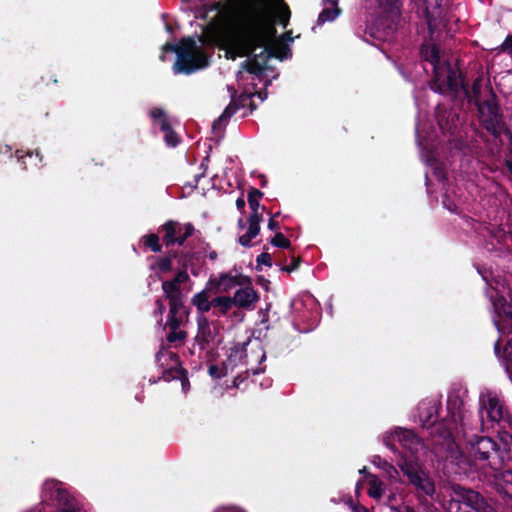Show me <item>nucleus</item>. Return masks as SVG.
<instances>
[{"mask_svg":"<svg viewBox=\"0 0 512 512\" xmlns=\"http://www.w3.org/2000/svg\"><path fill=\"white\" fill-rule=\"evenodd\" d=\"M340 14V9L337 7L336 0H325L324 8L318 16L317 23L322 25L327 21H333Z\"/></svg>","mask_w":512,"mask_h":512,"instance_id":"21","label":"nucleus"},{"mask_svg":"<svg viewBox=\"0 0 512 512\" xmlns=\"http://www.w3.org/2000/svg\"><path fill=\"white\" fill-rule=\"evenodd\" d=\"M277 222L274 219H270L268 223V227L271 230H275L277 228Z\"/></svg>","mask_w":512,"mask_h":512,"instance_id":"41","label":"nucleus"},{"mask_svg":"<svg viewBox=\"0 0 512 512\" xmlns=\"http://www.w3.org/2000/svg\"><path fill=\"white\" fill-rule=\"evenodd\" d=\"M417 137H418V144L421 147L426 148L428 143H426V140L424 138L422 139V130L420 129V127H417Z\"/></svg>","mask_w":512,"mask_h":512,"instance_id":"38","label":"nucleus"},{"mask_svg":"<svg viewBox=\"0 0 512 512\" xmlns=\"http://www.w3.org/2000/svg\"><path fill=\"white\" fill-rule=\"evenodd\" d=\"M236 205H237V207H238L239 209L244 208V206H245V201H244V199H243V198H239V199H237V201H236Z\"/></svg>","mask_w":512,"mask_h":512,"instance_id":"44","label":"nucleus"},{"mask_svg":"<svg viewBox=\"0 0 512 512\" xmlns=\"http://www.w3.org/2000/svg\"><path fill=\"white\" fill-rule=\"evenodd\" d=\"M165 231L164 241L167 245L178 243L182 245L188 236L191 235L193 227L191 224H179L169 221L163 225Z\"/></svg>","mask_w":512,"mask_h":512,"instance_id":"13","label":"nucleus"},{"mask_svg":"<svg viewBox=\"0 0 512 512\" xmlns=\"http://www.w3.org/2000/svg\"><path fill=\"white\" fill-rule=\"evenodd\" d=\"M157 306H158V312L160 315H162L164 309H165V306L163 304V302L161 300H158L157 301Z\"/></svg>","mask_w":512,"mask_h":512,"instance_id":"42","label":"nucleus"},{"mask_svg":"<svg viewBox=\"0 0 512 512\" xmlns=\"http://www.w3.org/2000/svg\"><path fill=\"white\" fill-rule=\"evenodd\" d=\"M268 7L270 15L255 11L248 0H227L217 3L211 11V22L206 26L203 35L196 41L184 38L179 46L166 43L162 48L160 59L165 61L166 52H175L177 60L173 66L176 74H190L208 66V55L203 45H215L225 51L228 59L254 54V59L244 62L246 70L251 74H260L270 57L284 60L290 57L289 44L293 38L287 33L276 36L271 18L287 26L290 11L281 0H272Z\"/></svg>","mask_w":512,"mask_h":512,"instance_id":"1","label":"nucleus"},{"mask_svg":"<svg viewBox=\"0 0 512 512\" xmlns=\"http://www.w3.org/2000/svg\"><path fill=\"white\" fill-rule=\"evenodd\" d=\"M362 485H366V491L370 498L373 500L380 502L385 499L386 504H388V497L391 493H396L397 503L402 505L403 503H409L406 499V495L403 491H400L398 488L391 489L389 494H386V485L385 483L376 475L367 474L364 476L362 480L357 483L356 489L357 491L360 489Z\"/></svg>","mask_w":512,"mask_h":512,"instance_id":"9","label":"nucleus"},{"mask_svg":"<svg viewBox=\"0 0 512 512\" xmlns=\"http://www.w3.org/2000/svg\"><path fill=\"white\" fill-rule=\"evenodd\" d=\"M419 10L422 11L426 17L430 31L438 28L437 20L442 15L441 1L442 0H413Z\"/></svg>","mask_w":512,"mask_h":512,"instance_id":"14","label":"nucleus"},{"mask_svg":"<svg viewBox=\"0 0 512 512\" xmlns=\"http://www.w3.org/2000/svg\"><path fill=\"white\" fill-rule=\"evenodd\" d=\"M422 157L429 166V170L426 172V185L428 189L430 190V186L432 185L434 179L439 184L444 185L445 172L438 163V161L436 160V158L434 157V155L422 154Z\"/></svg>","mask_w":512,"mask_h":512,"instance_id":"18","label":"nucleus"},{"mask_svg":"<svg viewBox=\"0 0 512 512\" xmlns=\"http://www.w3.org/2000/svg\"><path fill=\"white\" fill-rule=\"evenodd\" d=\"M503 358L506 361L507 372L512 377V338L507 340L503 351Z\"/></svg>","mask_w":512,"mask_h":512,"instance_id":"26","label":"nucleus"},{"mask_svg":"<svg viewBox=\"0 0 512 512\" xmlns=\"http://www.w3.org/2000/svg\"><path fill=\"white\" fill-rule=\"evenodd\" d=\"M233 302L236 307L244 309H252L255 302L258 301V293L246 284L242 288L238 289L233 295Z\"/></svg>","mask_w":512,"mask_h":512,"instance_id":"17","label":"nucleus"},{"mask_svg":"<svg viewBox=\"0 0 512 512\" xmlns=\"http://www.w3.org/2000/svg\"><path fill=\"white\" fill-rule=\"evenodd\" d=\"M297 268V264H294L292 267H285L284 270L290 272V271H293Z\"/></svg>","mask_w":512,"mask_h":512,"instance_id":"46","label":"nucleus"},{"mask_svg":"<svg viewBox=\"0 0 512 512\" xmlns=\"http://www.w3.org/2000/svg\"><path fill=\"white\" fill-rule=\"evenodd\" d=\"M422 57L433 67L431 88L441 94L456 93L462 87L458 69L452 67L449 56L433 43L423 45Z\"/></svg>","mask_w":512,"mask_h":512,"instance_id":"4","label":"nucleus"},{"mask_svg":"<svg viewBox=\"0 0 512 512\" xmlns=\"http://www.w3.org/2000/svg\"><path fill=\"white\" fill-rule=\"evenodd\" d=\"M262 221L261 215L259 213H254L250 216L248 220V229L245 234L239 237V242L243 246H249L250 242L253 238H255L260 231V222Z\"/></svg>","mask_w":512,"mask_h":512,"instance_id":"20","label":"nucleus"},{"mask_svg":"<svg viewBox=\"0 0 512 512\" xmlns=\"http://www.w3.org/2000/svg\"><path fill=\"white\" fill-rule=\"evenodd\" d=\"M28 512H76L64 484L46 480L42 486L41 502Z\"/></svg>","mask_w":512,"mask_h":512,"instance_id":"5","label":"nucleus"},{"mask_svg":"<svg viewBox=\"0 0 512 512\" xmlns=\"http://www.w3.org/2000/svg\"><path fill=\"white\" fill-rule=\"evenodd\" d=\"M505 406L499 395L491 390H484L479 397L480 426L484 430L486 422H500L506 417Z\"/></svg>","mask_w":512,"mask_h":512,"instance_id":"7","label":"nucleus"},{"mask_svg":"<svg viewBox=\"0 0 512 512\" xmlns=\"http://www.w3.org/2000/svg\"><path fill=\"white\" fill-rule=\"evenodd\" d=\"M440 402L437 399H425L418 405V420L423 427H432L437 421Z\"/></svg>","mask_w":512,"mask_h":512,"instance_id":"15","label":"nucleus"},{"mask_svg":"<svg viewBox=\"0 0 512 512\" xmlns=\"http://www.w3.org/2000/svg\"><path fill=\"white\" fill-rule=\"evenodd\" d=\"M213 294V290H208L206 286L204 290L193 296L192 303L199 311L207 312L213 307L212 299H210Z\"/></svg>","mask_w":512,"mask_h":512,"instance_id":"22","label":"nucleus"},{"mask_svg":"<svg viewBox=\"0 0 512 512\" xmlns=\"http://www.w3.org/2000/svg\"><path fill=\"white\" fill-rule=\"evenodd\" d=\"M221 341L222 336L220 333L219 323L208 321L205 317H199L195 345L207 354H211L218 347Z\"/></svg>","mask_w":512,"mask_h":512,"instance_id":"8","label":"nucleus"},{"mask_svg":"<svg viewBox=\"0 0 512 512\" xmlns=\"http://www.w3.org/2000/svg\"><path fill=\"white\" fill-rule=\"evenodd\" d=\"M504 292V285L496 282V287H493L489 294L494 311L493 321L501 334L495 344L496 353H499V347L504 343V338L512 332V307L507 303Z\"/></svg>","mask_w":512,"mask_h":512,"instance_id":"6","label":"nucleus"},{"mask_svg":"<svg viewBox=\"0 0 512 512\" xmlns=\"http://www.w3.org/2000/svg\"><path fill=\"white\" fill-rule=\"evenodd\" d=\"M383 441L391 450H397V443L403 448L397 464L409 483L418 491L432 497L435 494V483L420 463V455L424 446L413 431L395 428L386 432Z\"/></svg>","mask_w":512,"mask_h":512,"instance_id":"3","label":"nucleus"},{"mask_svg":"<svg viewBox=\"0 0 512 512\" xmlns=\"http://www.w3.org/2000/svg\"><path fill=\"white\" fill-rule=\"evenodd\" d=\"M215 512H243V511L236 507H223V508L217 509Z\"/></svg>","mask_w":512,"mask_h":512,"instance_id":"39","label":"nucleus"},{"mask_svg":"<svg viewBox=\"0 0 512 512\" xmlns=\"http://www.w3.org/2000/svg\"><path fill=\"white\" fill-rule=\"evenodd\" d=\"M502 51H512V34L508 35L503 44L501 45Z\"/></svg>","mask_w":512,"mask_h":512,"instance_id":"36","label":"nucleus"},{"mask_svg":"<svg viewBox=\"0 0 512 512\" xmlns=\"http://www.w3.org/2000/svg\"><path fill=\"white\" fill-rule=\"evenodd\" d=\"M447 409L451 415L453 428L449 427L448 430L442 431V424H439L436 428L439 438L443 440L441 445L445 446L447 450V459L455 462L463 472H467L472 466H482L481 463L487 461L495 451L496 444L489 437L473 436V438L466 441L465 452L461 451V444L456 443L455 439H459L460 436L465 438L467 431L473 429L468 427L463 403L459 398L449 397ZM437 443L440 444V441H437Z\"/></svg>","mask_w":512,"mask_h":512,"instance_id":"2","label":"nucleus"},{"mask_svg":"<svg viewBox=\"0 0 512 512\" xmlns=\"http://www.w3.org/2000/svg\"><path fill=\"white\" fill-rule=\"evenodd\" d=\"M26 156L29 157V158L33 157V155L31 153H28Z\"/></svg>","mask_w":512,"mask_h":512,"instance_id":"51","label":"nucleus"},{"mask_svg":"<svg viewBox=\"0 0 512 512\" xmlns=\"http://www.w3.org/2000/svg\"><path fill=\"white\" fill-rule=\"evenodd\" d=\"M260 258L262 259V261H263L264 263H266V260H268L270 257H269V255H268V254H262V255L260 256Z\"/></svg>","mask_w":512,"mask_h":512,"instance_id":"45","label":"nucleus"},{"mask_svg":"<svg viewBox=\"0 0 512 512\" xmlns=\"http://www.w3.org/2000/svg\"><path fill=\"white\" fill-rule=\"evenodd\" d=\"M16 154H17V157H18L19 159L23 158V156H20V155H19V151H16Z\"/></svg>","mask_w":512,"mask_h":512,"instance_id":"48","label":"nucleus"},{"mask_svg":"<svg viewBox=\"0 0 512 512\" xmlns=\"http://www.w3.org/2000/svg\"><path fill=\"white\" fill-rule=\"evenodd\" d=\"M246 348L244 345H234L230 348L226 361L224 362L225 373L233 371L245 364Z\"/></svg>","mask_w":512,"mask_h":512,"instance_id":"19","label":"nucleus"},{"mask_svg":"<svg viewBox=\"0 0 512 512\" xmlns=\"http://www.w3.org/2000/svg\"><path fill=\"white\" fill-rule=\"evenodd\" d=\"M453 491L455 497L447 505L448 512H479L482 498L478 493L460 486L453 487Z\"/></svg>","mask_w":512,"mask_h":512,"instance_id":"10","label":"nucleus"},{"mask_svg":"<svg viewBox=\"0 0 512 512\" xmlns=\"http://www.w3.org/2000/svg\"><path fill=\"white\" fill-rule=\"evenodd\" d=\"M215 313L225 315L234 305L233 298L228 296H217L212 299Z\"/></svg>","mask_w":512,"mask_h":512,"instance_id":"24","label":"nucleus"},{"mask_svg":"<svg viewBox=\"0 0 512 512\" xmlns=\"http://www.w3.org/2000/svg\"><path fill=\"white\" fill-rule=\"evenodd\" d=\"M184 338V333L182 331L179 332H172L168 335V341L174 342L177 340H182Z\"/></svg>","mask_w":512,"mask_h":512,"instance_id":"37","label":"nucleus"},{"mask_svg":"<svg viewBox=\"0 0 512 512\" xmlns=\"http://www.w3.org/2000/svg\"><path fill=\"white\" fill-rule=\"evenodd\" d=\"M509 170L511 171L512 173V164H509Z\"/></svg>","mask_w":512,"mask_h":512,"instance_id":"52","label":"nucleus"},{"mask_svg":"<svg viewBox=\"0 0 512 512\" xmlns=\"http://www.w3.org/2000/svg\"><path fill=\"white\" fill-rule=\"evenodd\" d=\"M359 472H360V474H364L365 473V468L361 469Z\"/></svg>","mask_w":512,"mask_h":512,"instance_id":"49","label":"nucleus"},{"mask_svg":"<svg viewBox=\"0 0 512 512\" xmlns=\"http://www.w3.org/2000/svg\"><path fill=\"white\" fill-rule=\"evenodd\" d=\"M272 244L277 247L288 248L290 242L283 234L277 233L272 239Z\"/></svg>","mask_w":512,"mask_h":512,"instance_id":"33","label":"nucleus"},{"mask_svg":"<svg viewBox=\"0 0 512 512\" xmlns=\"http://www.w3.org/2000/svg\"><path fill=\"white\" fill-rule=\"evenodd\" d=\"M151 116L154 119L155 125L160 126L161 130L164 132V138L167 145L175 147L178 144V137L171 130L170 124L164 111L160 108H155L151 111Z\"/></svg>","mask_w":512,"mask_h":512,"instance_id":"16","label":"nucleus"},{"mask_svg":"<svg viewBox=\"0 0 512 512\" xmlns=\"http://www.w3.org/2000/svg\"><path fill=\"white\" fill-rule=\"evenodd\" d=\"M162 289L170 302V315L168 324L171 329L175 330L178 327V322L174 319V316L183 306L181 296L178 292L179 285L176 284L174 280L164 281L162 283Z\"/></svg>","mask_w":512,"mask_h":512,"instance_id":"12","label":"nucleus"},{"mask_svg":"<svg viewBox=\"0 0 512 512\" xmlns=\"http://www.w3.org/2000/svg\"><path fill=\"white\" fill-rule=\"evenodd\" d=\"M144 243L154 252H159L161 250V245L159 244V237L156 234H150L145 236Z\"/></svg>","mask_w":512,"mask_h":512,"instance_id":"28","label":"nucleus"},{"mask_svg":"<svg viewBox=\"0 0 512 512\" xmlns=\"http://www.w3.org/2000/svg\"><path fill=\"white\" fill-rule=\"evenodd\" d=\"M379 467H381L385 474L387 475V477L389 478V480L392 482L396 479V476L398 475V471L397 469L395 468V466H393L392 464L386 462V461H381L379 459Z\"/></svg>","mask_w":512,"mask_h":512,"instance_id":"27","label":"nucleus"},{"mask_svg":"<svg viewBox=\"0 0 512 512\" xmlns=\"http://www.w3.org/2000/svg\"><path fill=\"white\" fill-rule=\"evenodd\" d=\"M181 386H182L184 393H186L189 389V382L186 378L181 379Z\"/></svg>","mask_w":512,"mask_h":512,"instance_id":"40","label":"nucleus"},{"mask_svg":"<svg viewBox=\"0 0 512 512\" xmlns=\"http://www.w3.org/2000/svg\"><path fill=\"white\" fill-rule=\"evenodd\" d=\"M250 283V278L236 271L221 273L218 277L212 276L207 282V289L213 293H228L236 286H243Z\"/></svg>","mask_w":512,"mask_h":512,"instance_id":"11","label":"nucleus"},{"mask_svg":"<svg viewBox=\"0 0 512 512\" xmlns=\"http://www.w3.org/2000/svg\"><path fill=\"white\" fill-rule=\"evenodd\" d=\"M354 512H371V511L364 506H356L354 508Z\"/></svg>","mask_w":512,"mask_h":512,"instance_id":"43","label":"nucleus"},{"mask_svg":"<svg viewBox=\"0 0 512 512\" xmlns=\"http://www.w3.org/2000/svg\"><path fill=\"white\" fill-rule=\"evenodd\" d=\"M261 195L262 194L257 190H254L249 194L248 202H249L250 208L252 209V214L258 213L259 198L261 197Z\"/></svg>","mask_w":512,"mask_h":512,"instance_id":"30","label":"nucleus"},{"mask_svg":"<svg viewBox=\"0 0 512 512\" xmlns=\"http://www.w3.org/2000/svg\"><path fill=\"white\" fill-rule=\"evenodd\" d=\"M388 504H389V507L395 512H432L429 509H427L426 511H416L413 508V506H411L409 503H403L402 505H399L397 503L396 493H391L389 495Z\"/></svg>","mask_w":512,"mask_h":512,"instance_id":"25","label":"nucleus"},{"mask_svg":"<svg viewBox=\"0 0 512 512\" xmlns=\"http://www.w3.org/2000/svg\"><path fill=\"white\" fill-rule=\"evenodd\" d=\"M237 108L234 106L233 103H231L229 106L226 107L224 112L221 114V116L215 121L214 125L220 124L223 121L227 120L229 117H231L235 112Z\"/></svg>","mask_w":512,"mask_h":512,"instance_id":"32","label":"nucleus"},{"mask_svg":"<svg viewBox=\"0 0 512 512\" xmlns=\"http://www.w3.org/2000/svg\"><path fill=\"white\" fill-rule=\"evenodd\" d=\"M154 269H156L160 273H167V272L171 271V269H172L171 259L170 258L160 259L156 263Z\"/></svg>","mask_w":512,"mask_h":512,"instance_id":"31","label":"nucleus"},{"mask_svg":"<svg viewBox=\"0 0 512 512\" xmlns=\"http://www.w3.org/2000/svg\"><path fill=\"white\" fill-rule=\"evenodd\" d=\"M216 257H217L216 252H214V251H213V252H210V253H209V258H210L211 260L216 259Z\"/></svg>","mask_w":512,"mask_h":512,"instance_id":"47","label":"nucleus"},{"mask_svg":"<svg viewBox=\"0 0 512 512\" xmlns=\"http://www.w3.org/2000/svg\"><path fill=\"white\" fill-rule=\"evenodd\" d=\"M189 279V275L185 270L179 271L176 277L173 279L176 284L180 285L185 283Z\"/></svg>","mask_w":512,"mask_h":512,"instance_id":"35","label":"nucleus"},{"mask_svg":"<svg viewBox=\"0 0 512 512\" xmlns=\"http://www.w3.org/2000/svg\"><path fill=\"white\" fill-rule=\"evenodd\" d=\"M257 95H258V97H259L261 100H263V99H264V98L262 97L261 93H258Z\"/></svg>","mask_w":512,"mask_h":512,"instance_id":"50","label":"nucleus"},{"mask_svg":"<svg viewBox=\"0 0 512 512\" xmlns=\"http://www.w3.org/2000/svg\"><path fill=\"white\" fill-rule=\"evenodd\" d=\"M208 372L210 376L213 378H220L227 374L225 373L224 364L222 365V367H219L218 365H210Z\"/></svg>","mask_w":512,"mask_h":512,"instance_id":"34","label":"nucleus"},{"mask_svg":"<svg viewBox=\"0 0 512 512\" xmlns=\"http://www.w3.org/2000/svg\"><path fill=\"white\" fill-rule=\"evenodd\" d=\"M496 485L502 493L512 499V471L507 470L496 475Z\"/></svg>","mask_w":512,"mask_h":512,"instance_id":"23","label":"nucleus"},{"mask_svg":"<svg viewBox=\"0 0 512 512\" xmlns=\"http://www.w3.org/2000/svg\"><path fill=\"white\" fill-rule=\"evenodd\" d=\"M169 358L171 360V368H175L179 365L178 357L172 352H160L157 355V361L163 365V360Z\"/></svg>","mask_w":512,"mask_h":512,"instance_id":"29","label":"nucleus"}]
</instances>
